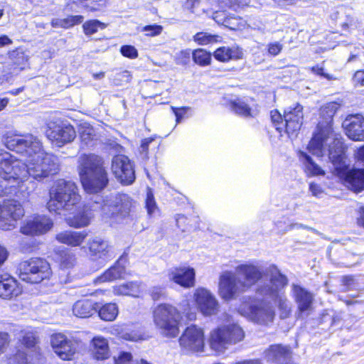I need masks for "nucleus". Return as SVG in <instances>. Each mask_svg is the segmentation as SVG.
Wrapping results in <instances>:
<instances>
[{
  "mask_svg": "<svg viewBox=\"0 0 364 364\" xmlns=\"http://www.w3.org/2000/svg\"><path fill=\"white\" fill-rule=\"evenodd\" d=\"M3 142L9 150L27 158L26 163H23V169L26 173L22 177V184L19 186L21 198H27L32 192V188L26 183L29 177L41 181L59 171L58 158L45 152L41 141L33 134L7 133L3 137Z\"/></svg>",
  "mask_w": 364,
  "mask_h": 364,
  "instance_id": "nucleus-1",
  "label": "nucleus"
},
{
  "mask_svg": "<svg viewBox=\"0 0 364 364\" xmlns=\"http://www.w3.org/2000/svg\"><path fill=\"white\" fill-rule=\"evenodd\" d=\"M340 105L331 102L324 105L320 109L322 121L319 122L307 147L309 151L318 157L322 156L324 151V144L330 139H333L329 145V159L336 166V168H342L344 164V144L342 140L336 136L332 128L333 117Z\"/></svg>",
  "mask_w": 364,
  "mask_h": 364,
  "instance_id": "nucleus-2",
  "label": "nucleus"
},
{
  "mask_svg": "<svg viewBox=\"0 0 364 364\" xmlns=\"http://www.w3.org/2000/svg\"><path fill=\"white\" fill-rule=\"evenodd\" d=\"M77 171L82 185L88 193H97L108 184L105 161L97 154H80L77 158Z\"/></svg>",
  "mask_w": 364,
  "mask_h": 364,
  "instance_id": "nucleus-3",
  "label": "nucleus"
},
{
  "mask_svg": "<svg viewBox=\"0 0 364 364\" xmlns=\"http://www.w3.org/2000/svg\"><path fill=\"white\" fill-rule=\"evenodd\" d=\"M77 171L82 185L88 193H97L108 184L105 161L97 154H80L77 158Z\"/></svg>",
  "mask_w": 364,
  "mask_h": 364,
  "instance_id": "nucleus-4",
  "label": "nucleus"
},
{
  "mask_svg": "<svg viewBox=\"0 0 364 364\" xmlns=\"http://www.w3.org/2000/svg\"><path fill=\"white\" fill-rule=\"evenodd\" d=\"M47 208L50 212L65 215L80 205L81 196L75 183L65 179L55 181L49 190Z\"/></svg>",
  "mask_w": 364,
  "mask_h": 364,
  "instance_id": "nucleus-5",
  "label": "nucleus"
},
{
  "mask_svg": "<svg viewBox=\"0 0 364 364\" xmlns=\"http://www.w3.org/2000/svg\"><path fill=\"white\" fill-rule=\"evenodd\" d=\"M269 279L257 287V292L273 299L278 306L280 317L286 318L291 312V302L284 295L283 289L287 285V278L281 274L277 267L272 265L268 270Z\"/></svg>",
  "mask_w": 364,
  "mask_h": 364,
  "instance_id": "nucleus-6",
  "label": "nucleus"
},
{
  "mask_svg": "<svg viewBox=\"0 0 364 364\" xmlns=\"http://www.w3.org/2000/svg\"><path fill=\"white\" fill-rule=\"evenodd\" d=\"M153 322L156 331L164 338H174L180 333L182 313L170 304H161L154 308Z\"/></svg>",
  "mask_w": 364,
  "mask_h": 364,
  "instance_id": "nucleus-7",
  "label": "nucleus"
},
{
  "mask_svg": "<svg viewBox=\"0 0 364 364\" xmlns=\"http://www.w3.org/2000/svg\"><path fill=\"white\" fill-rule=\"evenodd\" d=\"M244 338L242 328L237 323L228 322L211 331L208 343L213 350L222 353L230 346L242 341Z\"/></svg>",
  "mask_w": 364,
  "mask_h": 364,
  "instance_id": "nucleus-8",
  "label": "nucleus"
},
{
  "mask_svg": "<svg viewBox=\"0 0 364 364\" xmlns=\"http://www.w3.org/2000/svg\"><path fill=\"white\" fill-rule=\"evenodd\" d=\"M134 200L125 193H118L104 201L101 211L105 218L117 221L134 218Z\"/></svg>",
  "mask_w": 364,
  "mask_h": 364,
  "instance_id": "nucleus-9",
  "label": "nucleus"
},
{
  "mask_svg": "<svg viewBox=\"0 0 364 364\" xmlns=\"http://www.w3.org/2000/svg\"><path fill=\"white\" fill-rule=\"evenodd\" d=\"M18 271L21 280L32 284H38L48 279L52 273L49 263L38 257L21 262Z\"/></svg>",
  "mask_w": 364,
  "mask_h": 364,
  "instance_id": "nucleus-10",
  "label": "nucleus"
},
{
  "mask_svg": "<svg viewBox=\"0 0 364 364\" xmlns=\"http://www.w3.org/2000/svg\"><path fill=\"white\" fill-rule=\"evenodd\" d=\"M179 346L183 353L199 354L205 351L204 330L196 325L187 326L178 339Z\"/></svg>",
  "mask_w": 364,
  "mask_h": 364,
  "instance_id": "nucleus-11",
  "label": "nucleus"
},
{
  "mask_svg": "<svg viewBox=\"0 0 364 364\" xmlns=\"http://www.w3.org/2000/svg\"><path fill=\"white\" fill-rule=\"evenodd\" d=\"M23 163L18 160L9 152L0 150V177L6 181L16 182L19 189L22 184V177L26 176Z\"/></svg>",
  "mask_w": 364,
  "mask_h": 364,
  "instance_id": "nucleus-12",
  "label": "nucleus"
},
{
  "mask_svg": "<svg viewBox=\"0 0 364 364\" xmlns=\"http://www.w3.org/2000/svg\"><path fill=\"white\" fill-rule=\"evenodd\" d=\"M272 266L269 267L264 272L255 264H242L237 266L233 272L245 292L264 277L267 279L264 282H261L258 287L268 281L269 279L268 270Z\"/></svg>",
  "mask_w": 364,
  "mask_h": 364,
  "instance_id": "nucleus-13",
  "label": "nucleus"
},
{
  "mask_svg": "<svg viewBox=\"0 0 364 364\" xmlns=\"http://www.w3.org/2000/svg\"><path fill=\"white\" fill-rule=\"evenodd\" d=\"M24 215L22 205L16 200H4L0 203V229L10 230L15 228L16 222Z\"/></svg>",
  "mask_w": 364,
  "mask_h": 364,
  "instance_id": "nucleus-14",
  "label": "nucleus"
},
{
  "mask_svg": "<svg viewBox=\"0 0 364 364\" xmlns=\"http://www.w3.org/2000/svg\"><path fill=\"white\" fill-rule=\"evenodd\" d=\"M50 346L53 352L63 360H71L77 352L80 341L68 338L63 333H55L50 336Z\"/></svg>",
  "mask_w": 364,
  "mask_h": 364,
  "instance_id": "nucleus-15",
  "label": "nucleus"
},
{
  "mask_svg": "<svg viewBox=\"0 0 364 364\" xmlns=\"http://www.w3.org/2000/svg\"><path fill=\"white\" fill-rule=\"evenodd\" d=\"M244 292L232 271L226 270L220 274L218 281V294L223 300L230 301Z\"/></svg>",
  "mask_w": 364,
  "mask_h": 364,
  "instance_id": "nucleus-16",
  "label": "nucleus"
},
{
  "mask_svg": "<svg viewBox=\"0 0 364 364\" xmlns=\"http://www.w3.org/2000/svg\"><path fill=\"white\" fill-rule=\"evenodd\" d=\"M46 136L53 144L62 147L72 142L76 133L73 126L64 123L50 122L48 124Z\"/></svg>",
  "mask_w": 364,
  "mask_h": 364,
  "instance_id": "nucleus-17",
  "label": "nucleus"
},
{
  "mask_svg": "<svg viewBox=\"0 0 364 364\" xmlns=\"http://www.w3.org/2000/svg\"><path fill=\"white\" fill-rule=\"evenodd\" d=\"M111 169L116 178L124 185L132 184L135 180L133 164L124 155H117L112 158Z\"/></svg>",
  "mask_w": 364,
  "mask_h": 364,
  "instance_id": "nucleus-18",
  "label": "nucleus"
},
{
  "mask_svg": "<svg viewBox=\"0 0 364 364\" xmlns=\"http://www.w3.org/2000/svg\"><path fill=\"white\" fill-rule=\"evenodd\" d=\"M193 298L198 310L204 316L215 315L220 310V304L215 296L208 289L198 288Z\"/></svg>",
  "mask_w": 364,
  "mask_h": 364,
  "instance_id": "nucleus-19",
  "label": "nucleus"
},
{
  "mask_svg": "<svg viewBox=\"0 0 364 364\" xmlns=\"http://www.w3.org/2000/svg\"><path fill=\"white\" fill-rule=\"evenodd\" d=\"M239 312L255 323L261 325H268L272 323L275 315L273 306L266 303L250 306L247 311L240 307Z\"/></svg>",
  "mask_w": 364,
  "mask_h": 364,
  "instance_id": "nucleus-20",
  "label": "nucleus"
},
{
  "mask_svg": "<svg viewBox=\"0 0 364 364\" xmlns=\"http://www.w3.org/2000/svg\"><path fill=\"white\" fill-rule=\"evenodd\" d=\"M291 294L297 305L298 316H309L314 309V294L301 286L295 284L291 285Z\"/></svg>",
  "mask_w": 364,
  "mask_h": 364,
  "instance_id": "nucleus-21",
  "label": "nucleus"
},
{
  "mask_svg": "<svg viewBox=\"0 0 364 364\" xmlns=\"http://www.w3.org/2000/svg\"><path fill=\"white\" fill-rule=\"evenodd\" d=\"M53 226L51 218L46 215H37L24 222L21 227V232L26 235H41L50 231Z\"/></svg>",
  "mask_w": 364,
  "mask_h": 364,
  "instance_id": "nucleus-22",
  "label": "nucleus"
},
{
  "mask_svg": "<svg viewBox=\"0 0 364 364\" xmlns=\"http://www.w3.org/2000/svg\"><path fill=\"white\" fill-rule=\"evenodd\" d=\"M303 107L301 105L289 107L284 114V131L289 135L296 134L303 124Z\"/></svg>",
  "mask_w": 364,
  "mask_h": 364,
  "instance_id": "nucleus-23",
  "label": "nucleus"
},
{
  "mask_svg": "<svg viewBox=\"0 0 364 364\" xmlns=\"http://www.w3.org/2000/svg\"><path fill=\"white\" fill-rule=\"evenodd\" d=\"M169 280L183 288L195 286V269L191 267H180L171 269L168 274Z\"/></svg>",
  "mask_w": 364,
  "mask_h": 364,
  "instance_id": "nucleus-24",
  "label": "nucleus"
},
{
  "mask_svg": "<svg viewBox=\"0 0 364 364\" xmlns=\"http://www.w3.org/2000/svg\"><path fill=\"white\" fill-rule=\"evenodd\" d=\"M346 134L353 141L364 140V117L360 114L348 115L343 122Z\"/></svg>",
  "mask_w": 364,
  "mask_h": 364,
  "instance_id": "nucleus-25",
  "label": "nucleus"
},
{
  "mask_svg": "<svg viewBox=\"0 0 364 364\" xmlns=\"http://www.w3.org/2000/svg\"><path fill=\"white\" fill-rule=\"evenodd\" d=\"M87 244L90 255L95 259H105L112 256V246L108 241L100 237L90 238Z\"/></svg>",
  "mask_w": 364,
  "mask_h": 364,
  "instance_id": "nucleus-26",
  "label": "nucleus"
},
{
  "mask_svg": "<svg viewBox=\"0 0 364 364\" xmlns=\"http://www.w3.org/2000/svg\"><path fill=\"white\" fill-rule=\"evenodd\" d=\"M88 234L85 230H64L55 235V240L62 244L75 247H80L85 242Z\"/></svg>",
  "mask_w": 364,
  "mask_h": 364,
  "instance_id": "nucleus-27",
  "label": "nucleus"
},
{
  "mask_svg": "<svg viewBox=\"0 0 364 364\" xmlns=\"http://www.w3.org/2000/svg\"><path fill=\"white\" fill-rule=\"evenodd\" d=\"M97 208L98 203H94L92 205H85L81 211L68 219V225L75 228H81L89 225L93 218L92 211L96 210Z\"/></svg>",
  "mask_w": 364,
  "mask_h": 364,
  "instance_id": "nucleus-28",
  "label": "nucleus"
},
{
  "mask_svg": "<svg viewBox=\"0 0 364 364\" xmlns=\"http://www.w3.org/2000/svg\"><path fill=\"white\" fill-rule=\"evenodd\" d=\"M243 55L242 48L237 45L220 47L213 53L215 58L221 62L240 60L243 58Z\"/></svg>",
  "mask_w": 364,
  "mask_h": 364,
  "instance_id": "nucleus-29",
  "label": "nucleus"
},
{
  "mask_svg": "<svg viewBox=\"0 0 364 364\" xmlns=\"http://www.w3.org/2000/svg\"><path fill=\"white\" fill-rule=\"evenodd\" d=\"M21 290L17 282L8 275H0V297L4 299H11L18 296Z\"/></svg>",
  "mask_w": 364,
  "mask_h": 364,
  "instance_id": "nucleus-30",
  "label": "nucleus"
},
{
  "mask_svg": "<svg viewBox=\"0 0 364 364\" xmlns=\"http://www.w3.org/2000/svg\"><path fill=\"white\" fill-rule=\"evenodd\" d=\"M345 183L347 187L355 192L364 189V168H353L346 173Z\"/></svg>",
  "mask_w": 364,
  "mask_h": 364,
  "instance_id": "nucleus-31",
  "label": "nucleus"
},
{
  "mask_svg": "<svg viewBox=\"0 0 364 364\" xmlns=\"http://www.w3.org/2000/svg\"><path fill=\"white\" fill-rule=\"evenodd\" d=\"M124 262L125 260L122 259H119L112 267L97 278V282H112L123 278L126 274Z\"/></svg>",
  "mask_w": 364,
  "mask_h": 364,
  "instance_id": "nucleus-32",
  "label": "nucleus"
},
{
  "mask_svg": "<svg viewBox=\"0 0 364 364\" xmlns=\"http://www.w3.org/2000/svg\"><path fill=\"white\" fill-rule=\"evenodd\" d=\"M90 349L93 357L97 360H105L109 357L108 342L102 336L92 338Z\"/></svg>",
  "mask_w": 364,
  "mask_h": 364,
  "instance_id": "nucleus-33",
  "label": "nucleus"
},
{
  "mask_svg": "<svg viewBox=\"0 0 364 364\" xmlns=\"http://www.w3.org/2000/svg\"><path fill=\"white\" fill-rule=\"evenodd\" d=\"M95 311L94 304L89 299H83L76 301L73 307L75 316L80 318H87L92 316Z\"/></svg>",
  "mask_w": 364,
  "mask_h": 364,
  "instance_id": "nucleus-34",
  "label": "nucleus"
},
{
  "mask_svg": "<svg viewBox=\"0 0 364 364\" xmlns=\"http://www.w3.org/2000/svg\"><path fill=\"white\" fill-rule=\"evenodd\" d=\"M115 295L130 296L139 297L141 293L140 284L136 282H130L119 286H116L113 289Z\"/></svg>",
  "mask_w": 364,
  "mask_h": 364,
  "instance_id": "nucleus-35",
  "label": "nucleus"
},
{
  "mask_svg": "<svg viewBox=\"0 0 364 364\" xmlns=\"http://www.w3.org/2000/svg\"><path fill=\"white\" fill-rule=\"evenodd\" d=\"M289 349L281 345H273L266 352V356L269 360H279L282 358H287Z\"/></svg>",
  "mask_w": 364,
  "mask_h": 364,
  "instance_id": "nucleus-36",
  "label": "nucleus"
},
{
  "mask_svg": "<svg viewBox=\"0 0 364 364\" xmlns=\"http://www.w3.org/2000/svg\"><path fill=\"white\" fill-rule=\"evenodd\" d=\"M84 20V17L81 15L69 16L64 18H55L52 21L53 27H62L69 28L75 25L81 23Z\"/></svg>",
  "mask_w": 364,
  "mask_h": 364,
  "instance_id": "nucleus-37",
  "label": "nucleus"
},
{
  "mask_svg": "<svg viewBox=\"0 0 364 364\" xmlns=\"http://www.w3.org/2000/svg\"><path fill=\"white\" fill-rule=\"evenodd\" d=\"M299 154L300 160L306 167V171L309 174L317 176L324 173L322 169L312 161L311 158L306 152L300 151Z\"/></svg>",
  "mask_w": 364,
  "mask_h": 364,
  "instance_id": "nucleus-38",
  "label": "nucleus"
},
{
  "mask_svg": "<svg viewBox=\"0 0 364 364\" xmlns=\"http://www.w3.org/2000/svg\"><path fill=\"white\" fill-rule=\"evenodd\" d=\"M80 135L82 146H93L97 140L95 129L90 126L82 127Z\"/></svg>",
  "mask_w": 364,
  "mask_h": 364,
  "instance_id": "nucleus-39",
  "label": "nucleus"
},
{
  "mask_svg": "<svg viewBox=\"0 0 364 364\" xmlns=\"http://www.w3.org/2000/svg\"><path fill=\"white\" fill-rule=\"evenodd\" d=\"M193 41L200 46H207L220 42L222 37L208 32H198L193 36Z\"/></svg>",
  "mask_w": 364,
  "mask_h": 364,
  "instance_id": "nucleus-40",
  "label": "nucleus"
},
{
  "mask_svg": "<svg viewBox=\"0 0 364 364\" xmlns=\"http://www.w3.org/2000/svg\"><path fill=\"white\" fill-rule=\"evenodd\" d=\"M98 314L102 320L112 321L118 315V307L116 304H106L100 309Z\"/></svg>",
  "mask_w": 364,
  "mask_h": 364,
  "instance_id": "nucleus-41",
  "label": "nucleus"
},
{
  "mask_svg": "<svg viewBox=\"0 0 364 364\" xmlns=\"http://www.w3.org/2000/svg\"><path fill=\"white\" fill-rule=\"evenodd\" d=\"M20 343L27 349L37 350L38 338L35 333L31 331H21Z\"/></svg>",
  "mask_w": 364,
  "mask_h": 364,
  "instance_id": "nucleus-42",
  "label": "nucleus"
},
{
  "mask_svg": "<svg viewBox=\"0 0 364 364\" xmlns=\"http://www.w3.org/2000/svg\"><path fill=\"white\" fill-rule=\"evenodd\" d=\"M193 61L200 66H206L210 64L211 55L204 49L198 48L192 52Z\"/></svg>",
  "mask_w": 364,
  "mask_h": 364,
  "instance_id": "nucleus-43",
  "label": "nucleus"
},
{
  "mask_svg": "<svg viewBox=\"0 0 364 364\" xmlns=\"http://www.w3.org/2000/svg\"><path fill=\"white\" fill-rule=\"evenodd\" d=\"M58 259L62 268H70L75 264V255L70 250H63L59 253Z\"/></svg>",
  "mask_w": 364,
  "mask_h": 364,
  "instance_id": "nucleus-44",
  "label": "nucleus"
},
{
  "mask_svg": "<svg viewBox=\"0 0 364 364\" xmlns=\"http://www.w3.org/2000/svg\"><path fill=\"white\" fill-rule=\"evenodd\" d=\"M231 109L237 114L244 117H253L250 107L243 101L237 100L230 104Z\"/></svg>",
  "mask_w": 364,
  "mask_h": 364,
  "instance_id": "nucleus-45",
  "label": "nucleus"
},
{
  "mask_svg": "<svg viewBox=\"0 0 364 364\" xmlns=\"http://www.w3.org/2000/svg\"><path fill=\"white\" fill-rule=\"evenodd\" d=\"M106 24L98 20H90L84 23L82 28L86 36L95 33L99 29L106 28Z\"/></svg>",
  "mask_w": 364,
  "mask_h": 364,
  "instance_id": "nucleus-46",
  "label": "nucleus"
},
{
  "mask_svg": "<svg viewBox=\"0 0 364 364\" xmlns=\"http://www.w3.org/2000/svg\"><path fill=\"white\" fill-rule=\"evenodd\" d=\"M9 58L17 66L24 65L28 60V55L22 49H16L9 53Z\"/></svg>",
  "mask_w": 364,
  "mask_h": 364,
  "instance_id": "nucleus-47",
  "label": "nucleus"
},
{
  "mask_svg": "<svg viewBox=\"0 0 364 364\" xmlns=\"http://www.w3.org/2000/svg\"><path fill=\"white\" fill-rule=\"evenodd\" d=\"M87 11L100 10L105 5L106 0H79Z\"/></svg>",
  "mask_w": 364,
  "mask_h": 364,
  "instance_id": "nucleus-48",
  "label": "nucleus"
},
{
  "mask_svg": "<svg viewBox=\"0 0 364 364\" xmlns=\"http://www.w3.org/2000/svg\"><path fill=\"white\" fill-rule=\"evenodd\" d=\"M146 208L149 216H152L158 211V207L151 189H149L146 193Z\"/></svg>",
  "mask_w": 364,
  "mask_h": 364,
  "instance_id": "nucleus-49",
  "label": "nucleus"
},
{
  "mask_svg": "<svg viewBox=\"0 0 364 364\" xmlns=\"http://www.w3.org/2000/svg\"><path fill=\"white\" fill-rule=\"evenodd\" d=\"M271 119L278 132H282L284 130V115L282 116L277 110H272L271 111Z\"/></svg>",
  "mask_w": 364,
  "mask_h": 364,
  "instance_id": "nucleus-50",
  "label": "nucleus"
},
{
  "mask_svg": "<svg viewBox=\"0 0 364 364\" xmlns=\"http://www.w3.org/2000/svg\"><path fill=\"white\" fill-rule=\"evenodd\" d=\"M9 364H28V358L23 350H18L16 353L9 358Z\"/></svg>",
  "mask_w": 364,
  "mask_h": 364,
  "instance_id": "nucleus-51",
  "label": "nucleus"
},
{
  "mask_svg": "<svg viewBox=\"0 0 364 364\" xmlns=\"http://www.w3.org/2000/svg\"><path fill=\"white\" fill-rule=\"evenodd\" d=\"M341 282L342 286L341 291L343 292L352 290L356 286L355 280L351 275L343 276L341 279Z\"/></svg>",
  "mask_w": 364,
  "mask_h": 364,
  "instance_id": "nucleus-52",
  "label": "nucleus"
},
{
  "mask_svg": "<svg viewBox=\"0 0 364 364\" xmlns=\"http://www.w3.org/2000/svg\"><path fill=\"white\" fill-rule=\"evenodd\" d=\"M121 337L123 339L130 341H138L145 339L144 334L135 331L123 332L122 333Z\"/></svg>",
  "mask_w": 364,
  "mask_h": 364,
  "instance_id": "nucleus-53",
  "label": "nucleus"
},
{
  "mask_svg": "<svg viewBox=\"0 0 364 364\" xmlns=\"http://www.w3.org/2000/svg\"><path fill=\"white\" fill-rule=\"evenodd\" d=\"M120 51L124 56L132 59L136 58L138 56L137 50L132 46H123L121 47Z\"/></svg>",
  "mask_w": 364,
  "mask_h": 364,
  "instance_id": "nucleus-54",
  "label": "nucleus"
},
{
  "mask_svg": "<svg viewBox=\"0 0 364 364\" xmlns=\"http://www.w3.org/2000/svg\"><path fill=\"white\" fill-rule=\"evenodd\" d=\"M163 27L159 25H149L143 27L142 31L146 32L148 36H155L161 34Z\"/></svg>",
  "mask_w": 364,
  "mask_h": 364,
  "instance_id": "nucleus-55",
  "label": "nucleus"
},
{
  "mask_svg": "<svg viewBox=\"0 0 364 364\" xmlns=\"http://www.w3.org/2000/svg\"><path fill=\"white\" fill-rule=\"evenodd\" d=\"M250 2V0H225L226 6L235 10L248 6Z\"/></svg>",
  "mask_w": 364,
  "mask_h": 364,
  "instance_id": "nucleus-56",
  "label": "nucleus"
},
{
  "mask_svg": "<svg viewBox=\"0 0 364 364\" xmlns=\"http://www.w3.org/2000/svg\"><path fill=\"white\" fill-rule=\"evenodd\" d=\"M10 342V336L8 333L0 332V355L2 354Z\"/></svg>",
  "mask_w": 364,
  "mask_h": 364,
  "instance_id": "nucleus-57",
  "label": "nucleus"
},
{
  "mask_svg": "<svg viewBox=\"0 0 364 364\" xmlns=\"http://www.w3.org/2000/svg\"><path fill=\"white\" fill-rule=\"evenodd\" d=\"M283 46L279 42H274L268 45V53L271 55H277L282 50Z\"/></svg>",
  "mask_w": 364,
  "mask_h": 364,
  "instance_id": "nucleus-58",
  "label": "nucleus"
},
{
  "mask_svg": "<svg viewBox=\"0 0 364 364\" xmlns=\"http://www.w3.org/2000/svg\"><path fill=\"white\" fill-rule=\"evenodd\" d=\"M191 55V50L186 49L181 50L178 53L176 54V58L179 60L180 63L186 64L190 58Z\"/></svg>",
  "mask_w": 364,
  "mask_h": 364,
  "instance_id": "nucleus-59",
  "label": "nucleus"
},
{
  "mask_svg": "<svg viewBox=\"0 0 364 364\" xmlns=\"http://www.w3.org/2000/svg\"><path fill=\"white\" fill-rule=\"evenodd\" d=\"M150 294L151 298L156 301L164 296L165 292L163 288L154 287L151 289Z\"/></svg>",
  "mask_w": 364,
  "mask_h": 364,
  "instance_id": "nucleus-60",
  "label": "nucleus"
},
{
  "mask_svg": "<svg viewBox=\"0 0 364 364\" xmlns=\"http://www.w3.org/2000/svg\"><path fill=\"white\" fill-rule=\"evenodd\" d=\"M353 82L356 85L364 86V70L355 72L353 76Z\"/></svg>",
  "mask_w": 364,
  "mask_h": 364,
  "instance_id": "nucleus-61",
  "label": "nucleus"
},
{
  "mask_svg": "<svg viewBox=\"0 0 364 364\" xmlns=\"http://www.w3.org/2000/svg\"><path fill=\"white\" fill-rule=\"evenodd\" d=\"M152 138H146L141 141V146H140V152L141 154H144V157L147 156V151L149 144L153 141Z\"/></svg>",
  "mask_w": 364,
  "mask_h": 364,
  "instance_id": "nucleus-62",
  "label": "nucleus"
},
{
  "mask_svg": "<svg viewBox=\"0 0 364 364\" xmlns=\"http://www.w3.org/2000/svg\"><path fill=\"white\" fill-rule=\"evenodd\" d=\"M309 191L311 192L312 195L316 197H319L323 192L321 187L314 183H310Z\"/></svg>",
  "mask_w": 364,
  "mask_h": 364,
  "instance_id": "nucleus-63",
  "label": "nucleus"
},
{
  "mask_svg": "<svg viewBox=\"0 0 364 364\" xmlns=\"http://www.w3.org/2000/svg\"><path fill=\"white\" fill-rule=\"evenodd\" d=\"M171 109L176 115V122L179 123L181 120V119L183 117V115L185 114L187 109H188V107H183V108H176L173 107H171Z\"/></svg>",
  "mask_w": 364,
  "mask_h": 364,
  "instance_id": "nucleus-64",
  "label": "nucleus"
}]
</instances>
